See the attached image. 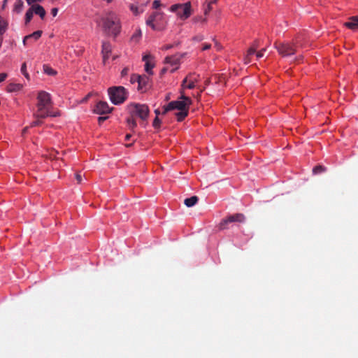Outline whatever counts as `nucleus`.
Instances as JSON below:
<instances>
[{
  "mask_svg": "<svg viewBox=\"0 0 358 358\" xmlns=\"http://www.w3.org/2000/svg\"><path fill=\"white\" fill-rule=\"evenodd\" d=\"M52 101L51 96L45 91H40L37 96L36 110L34 113L35 118H46L47 117H57L60 115L59 112L51 111Z\"/></svg>",
  "mask_w": 358,
  "mask_h": 358,
  "instance_id": "1",
  "label": "nucleus"
},
{
  "mask_svg": "<svg viewBox=\"0 0 358 358\" xmlns=\"http://www.w3.org/2000/svg\"><path fill=\"white\" fill-rule=\"evenodd\" d=\"M104 31L109 35L117 36L120 31V25L117 15L110 12L106 17L102 18Z\"/></svg>",
  "mask_w": 358,
  "mask_h": 358,
  "instance_id": "2",
  "label": "nucleus"
},
{
  "mask_svg": "<svg viewBox=\"0 0 358 358\" xmlns=\"http://www.w3.org/2000/svg\"><path fill=\"white\" fill-rule=\"evenodd\" d=\"M110 100L115 105L122 103L127 99V91L122 86H114L108 90Z\"/></svg>",
  "mask_w": 358,
  "mask_h": 358,
  "instance_id": "3",
  "label": "nucleus"
},
{
  "mask_svg": "<svg viewBox=\"0 0 358 358\" xmlns=\"http://www.w3.org/2000/svg\"><path fill=\"white\" fill-rule=\"evenodd\" d=\"M299 46V45L298 41L293 42L292 43L289 42H275L274 43L275 48L282 57L294 55Z\"/></svg>",
  "mask_w": 358,
  "mask_h": 358,
  "instance_id": "4",
  "label": "nucleus"
},
{
  "mask_svg": "<svg viewBox=\"0 0 358 358\" xmlns=\"http://www.w3.org/2000/svg\"><path fill=\"white\" fill-rule=\"evenodd\" d=\"M170 10L176 13L177 16L184 20L187 19L192 14V6L189 1L185 3H176L170 7Z\"/></svg>",
  "mask_w": 358,
  "mask_h": 358,
  "instance_id": "5",
  "label": "nucleus"
},
{
  "mask_svg": "<svg viewBox=\"0 0 358 358\" xmlns=\"http://www.w3.org/2000/svg\"><path fill=\"white\" fill-rule=\"evenodd\" d=\"M129 113L131 116L138 117L143 122V124L146 121L149 115V108L145 104L140 103H131L129 106Z\"/></svg>",
  "mask_w": 358,
  "mask_h": 358,
  "instance_id": "6",
  "label": "nucleus"
},
{
  "mask_svg": "<svg viewBox=\"0 0 358 358\" xmlns=\"http://www.w3.org/2000/svg\"><path fill=\"white\" fill-rule=\"evenodd\" d=\"M181 99L182 100L171 101L169 103V107L172 108L173 110L177 109L178 110L188 109V106L191 103L190 99L187 96L182 95Z\"/></svg>",
  "mask_w": 358,
  "mask_h": 358,
  "instance_id": "7",
  "label": "nucleus"
},
{
  "mask_svg": "<svg viewBox=\"0 0 358 358\" xmlns=\"http://www.w3.org/2000/svg\"><path fill=\"white\" fill-rule=\"evenodd\" d=\"M245 220V216L242 213H236L234 215H231L227 216L222 222L220 223V227L222 229H225L226 226L232 222H243Z\"/></svg>",
  "mask_w": 358,
  "mask_h": 358,
  "instance_id": "8",
  "label": "nucleus"
},
{
  "mask_svg": "<svg viewBox=\"0 0 358 358\" xmlns=\"http://www.w3.org/2000/svg\"><path fill=\"white\" fill-rule=\"evenodd\" d=\"M112 108H110L108 103L105 101H99L97 103L94 112L97 114L103 115L110 113Z\"/></svg>",
  "mask_w": 358,
  "mask_h": 358,
  "instance_id": "9",
  "label": "nucleus"
},
{
  "mask_svg": "<svg viewBox=\"0 0 358 358\" xmlns=\"http://www.w3.org/2000/svg\"><path fill=\"white\" fill-rule=\"evenodd\" d=\"M180 63V57L178 55L168 56L165 58V64H170L173 69L170 70L171 73L178 69Z\"/></svg>",
  "mask_w": 358,
  "mask_h": 358,
  "instance_id": "10",
  "label": "nucleus"
},
{
  "mask_svg": "<svg viewBox=\"0 0 358 358\" xmlns=\"http://www.w3.org/2000/svg\"><path fill=\"white\" fill-rule=\"evenodd\" d=\"M161 16V12H153L152 14L149 15L145 21V24L147 26H149L152 28V30H157V24L156 23V17Z\"/></svg>",
  "mask_w": 358,
  "mask_h": 358,
  "instance_id": "11",
  "label": "nucleus"
},
{
  "mask_svg": "<svg viewBox=\"0 0 358 358\" xmlns=\"http://www.w3.org/2000/svg\"><path fill=\"white\" fill-rule=\"evenodd\" d=\"M111 45L108 42H103L101 53L103 55V63L106 64L107 59L109 58L111 52Z\"/></svg>",
  "mask_w": 358,
  "mask_h": 358,
  "instance_id": "12",
  "label": "nucleus"
},
{
  "mask_svg": "<svg viewBox=\"0 0 358 358\" xmlns=\"http://www.w3.org/2000/svg\"><path fill=\"white\" fill-rule=\"evenodd\" d=\"M344 25L350 29H358V15L352 16L349 18L348 21L345 22Z\"/></svg>",
  "mask_w": 358,
  "mask_h": 358,
  "instance_id": "13",
  "label": "nucleus"
},
{
  "mask_svg": "<svg viewBox=\"0 0 358 358\" xmlns=\"http://www.w3.org/2000/svg\"><path fill=\"white\" fill-rule=\"evenodd\" d=\"M34 13L40 16L41 19H43L45 16L46 12L43 6L39 4H34L31 6Z\"/></svg>",
  "mask_w": 358,
  "mask_h": 358,
  "instance_id": "14",
  "label": "nucleus"
},
{
  "mask_svg": "<svg viewBox=\"0 0 358 358\" xmlns=\"http://www.w3.org/2000/svg\"><path fill=\"white\" fill-rule=\"evenodd\" d=\"M150 57L149 55H144L143 57V60L145 62V71L150 74L152 75L153 73L152 69L154 67V64H151L149 61H148V59Z\"/></svg>",
  "mask_w": 358,
  "mask_h": 358,
  "instance_id": "15",
  "label": "nucleus"
},
{
  "mask_svg": "<svg viewBox=\"0 0 358 358\" xmlns=\"http://www.w3.org/2000/svg\"><path fill=\"white\" fill-rule=\"evenodd\" d=\"M182 87L183 89H194L196 87V84L191 77H187L183 80Z\"/></svg>",
  "mask_w": 358,
  "mask_h": 358,
  "instance_id": "16",
  "label": "nucleus"
},
{
  "mask_svg": "<svg viewBox=\"0 0 358 358\" xmlns=\"http://www.w3.org/2000/svg\"><path fill=\"white\" fill-rule=\"evenodd\" d=\"M199 199L196 196H192L189 198H187L184 201V203L187 207H192L198 203Z\"/></svg>",
  "mask_w": 358,
  "mask_h": 358,
  "instance_id": "17",
  "label": "nucleus"
},
{
  "mask_svg": "<svg viewBox=\"0 0 358 358\" xmlns=\"http://www.w3.org/2000/svg\"><path fill=\"white\" fill-rule=\"evenodd\" d=\"M24 6V2L22 0H16L14 6H13V11L20 13L22 12Z\"/></svg>",
  "mask_w": 358,
  "mask_h": 358,
  "instance_id": "18",
  "label": "nucleus"
},
{
  "mask_svg": "<svg viewBox=\"0 0 358 358\" xmlns=\"http://www.w3.org/2000/svg\"><path fill=\"white\" fill-rule=\"evenodd\" d=\"M149 79L146 76H141L138 83V90H143L148 84Z\"/></svg>",
  "mask_w": 358,
  "mask_h": 358,
  "instance_id": "19",
  "label": "nucleus"
},
{
  "mask_svg": "<svg viewBox=\"0 0 358 358\" xmlns=\"http://www.w3.org/2000/svg\"><path fill=\"white\" fill-rule=\"evenodd\" d=\"M188 115V109L179 110V112L175 113V115L177 117L178 122L182 121L185 117Z\"/></svg>",
  "mask_w": 358,
  "mask_h": 358,
  "instance_id": "20",
  "label": "nucleus"
},
{
  "mask_svg": "<svg viewBox=\"0 0 358 358\" xmlns=\"http://www.w3.org/2000/svg\"><path fill=\"white\" fill-rule=\"evenodd\" d=\"M22 88V85L21 84L10 83L7 87V91L9 92H17L20 91Z\"/></svg>",
  "mask_w": 358,
  "mask_h": 358,
  "instance_id": "21",
  "label": "nucleus"
},
{
  "mask_svg": "<svg viewBox=\"0 0 358 358\" xmlns=\"http://www.w3.org/2000/svg\"><path fill=\"white\" fill-rule=\"evenodd\" d=\"M42 35V31L38 30L33 32L31 34L26 36V39H34L35 41L38 40Z\"/></svg>",
  "mask_w": 358,
  "mask_h": 358,
  "instance_id": "22",
  "label": "nucleus"
},
{
  "mask_svg": "<svg viewBox=\"0 0 358 358\" xmlns=\"http://www.w3.org/2000/svg\"><path fill=\"white\" fill-rule=\"evenodd\" d=\"M8 29V22L0 17V34L3 35Z\"/></svg>",
  "mask_w": 358,
  "mask_h": 358,
  "instance_id": "23",
  "label": "nucleus"
},
{
  "mask_svg": "<svg viewBox=\"0 0 358 358\" xmlns=\"http://www.w3.org/2000/svg\"><path fill=\"white\" fill-rule=\"evenodd\" d=\"M127 122L128 127L131 130H133L137 126V123H136V121L134 119V116H131V115L130 117H128L127 120Z\"/></svg>",
  "mask_w": 358,
  "mask_h": 358,
  "instance_id": "24",
  "label": "nucleus"
},
{
  "mask_svg": "<svg viewBox=\"0 0 358 358\" xmlns=\"http://www.w3.org/2000/svg\"><path fill=\"white\" fill-rule=\"evenodd\" d=\"M256 52V48H250L248 50V53H247V55L245 56L244 60H245V64H248L250 62V57L252 55H254Z\"/></svg>",
  "mask_w": 358,
  "mask_h": 358,
  "instance_id": "25",
  "label": "nucleus"
},
{
  "mask_svg": "<svg viewBox=\"0 0 358 358\" xmlns=\"http://www.w3.org/2000/svg\"><path fill=\"white\" fill-rule=\"evenodd\" d=\"M33 14H34V11L31 7L29 9L27 10V11L26 12V14H25V24H28L31 20Z\"/></svg>",
  "mask_w": 358,
  "mask_h": 358,
  "instance_id": "26",
  "label": "nucleus"
},
{
  "mask_svg": "<svg viewBox=\"0 0 358 358\" xmlns=\"http://www.w3.org/2000/svg\"><path fill=\"white\" fill-rule=\"evenodd\" d=\"M141 35H142V33H141V29H137L132 35L131 36V40L135 41V42H138L141 37Z\"/></svg>",
  "mask_w": 358,
  "mask_h": 358,
  "instance_id": "27",
  "label": "nucleus"
},
{
  "mask_svg": "<svg viewBox=\"0 0 358 358\" xmlns=\"http://www.w3.org/2000/svg\"><path fill=\"white\" fill-rule=\"evenodd\" d=\"M43 71L46 74L50 76H54L56 74V71L48 65H43Z\"/></svg>",
  "mask_w": 358,
  "mask_h": 358,
  "instance_id": "28",
  "label": "nucleus"
},
{
  "mask_svg": "<svg viewBox=\"0 0 358 358\" xmlns=\"http://www.w3.org/2000/svg\"><path fill=\"white\" fill-rule=\"evenodd\" d=\"M325 171H326V168L322 165L316 166L313 169V172L315 174L321 173L322 172H324Z\"/></svg>",
  "mask_w": 358,
  "mask_h": 358,
  "instance_id": "29",
  "label": "nucleus"
},
{
  "mask_svg": "<svg viewBox=\"0 0 358 358\" xmlns=\"http://www.w3.org/2000/svg\"><path fill=\"white\" fill-rule=\"evenodd\" d=\"M129 8L135 15H138L143 12V10L139 11L138 6L134 4H130Z\"/></svg>",
  "mask_w": 358,
  "mask_h": 358,
  "instance_id": "30",
  "label": "nucleus"
},
{
  "mask_svg": "<svg viewBox=\"0 0 358 358\" xmlns=\"http://www.w3.org/2000/svg\"><path fill=\"white\" fill-rule=\"evenodd\" d=\"M21 72L22 73L24 76V77L27 79V80H29V73H27V65H26V63H23L22 64V66H21Z\"/></svg>",
  "mask_w": 358,
  "mask_h": 358,
  "instance_id": "31",
  "label": "nucleus"
},
{
  "mask_svg": "<svg viewBox=\"0 0 358 358\" xmlns=\"http://www.w3.org/2000/svg\"><path fill=\"white\" fill-rule=\"evenodd\" d=\"M217 0H210L207 6V8L205 9V15H207L208 12H210L212 10V5L213 3H215Z\"/></svg>",
  "mask_w": 358,
  "mask_h": 358,
  "instance_id": "32",
  "label": "nucleus"
},
{
  "mask_svg": "<svg viewBox=\"0 0 358 358\" xmlns=\"http://www.w3.org/2000/svg\"><path fill=\"white\" fill-rule=\"evenodd\" d=\"M140 78H141V76L136 75V74H133V75H131V76L130 78V82L131 83H134L136 82L139 83Z\"/></svg>",
  "mask_w": 358,
  "mask_h": 358,
  "instance_id": "33",
  "label": "nucleus"
},
{
  "mask_svg": "<svg viewBox=\"0 0 358 358\" xmlns=\"http://www.w3.org/2000/svg\"><path fill=\"white\" fill-rule=\"evenodd\" d=\"M160 124H161V120H159V118L158 117H156L153 121V123H152V126L155 127V128H159V126H160Z\"/></svg>",
  "mask_w": 358,
  "mask_h": 358,
  "instance_id": "34",
  "label": "nucleus"
},
{
  "mask_svg": "<svg viewBox=\"0 0 358 358\" xmlns=\"http://www.w3.org/2000/svg\"><path fill=\"white\" fill-rule=\"evenodd\" d=\"M42 118H36V120L33 121L31 124V127H36L39 126L42 124V121L41 120Z\"/></svg>",
  "mask_w": 358,
  "mask_h": 358,
  "instance_id": "35",
  "label": "nucleus"
},
{
  "mask_svg": "<svg viewBox=\"0 0 358 358\" xmlns=\"http://www.w3.org/2000/svg\"><path fill=\"white\" fill-rule=\"evenodd\" d=\"M161 6V1L159 0H155L152 3V8L157 9Z\"/></svg>",
  "mask_w": 358,
  "mask_h": 358,
  "instance_id": "36",
  "label": "nucleus"
},
{
  "mask_svg": "<svg viewBox=\"0 0 358 358\" xmlns=\"http://www.w3.org/2000/svg\"><path fill=\"white\" fill-rule=\"evenodd\" d=\"M129 68H128V67H125V68H124V69L122 70V71H121V76H122V77H124V76H127V75H128V73H129Z\"/></svg>",
  "mask_w": 358,
  "mask_h": 358,
  "instance_id": "37",
  "label": "nucleus"
},
{
  "mask_svg": "<svg viewBox=\"0 0 358 358\" xmlns=\"http://www.w3.org/2000/svg\"><path fill=\"white\" fill-rule=\"evenodd\" d=\"M266 48L262 49L260 51L257 52L256 56L257 58H261L264 56V53L266 51Z\"/></svg>",
  "mask_w": 358,
  "mask_h": 358,
  "instance_id": "38",
  "label": "nucleus"
},
{
  "mask_svg": "<svg viewBox=\"0 0 358 358\" xmlns=\"http://www.w3.org/2000/svg\"><path fill=\"white\" fill-rule=\"evenodd\" d=\"M173 110V108H169V104H168V105H166V106H164V108H163V111H162V115H164V114H166L167 112H169V111H170V110Z\"/></svg>",
  "mask_w": 358,
  "mask_h": 358,
  "instance_id": "39",
  "label": "nucleus"
},
{
  "mask_svg": "<svg viewBox=\"0 0 358 358\" xmlns=\"http://www.w3.org/2000/svg\"><path fill=\"white\" fill-rule=\"evenodd\" d=\"M6 78H7V73H0V83L4 81Z\"/></svg>",
  "mask_w": 358,
  "mask_h": 358,
  "instance_id": "40",
  "label": "nucleus"
},
{
  "mask_svg": "<svg viewBox=\"0 0 358 358\" xmlns=\"http://www.w3.org/2000/svg\"><path fill=\"white\" fill-rule=\"evenodd\" d=\"M210 47H211V44H210V43H203V47H202L203 51L210 48Z\"/></svg>",
  "mask_w": 358,
  "mask_h": 358,
  "instance_id": "41",
  "label": "nucleus"
},
{
  "mask_svg": "<svg viewBox=\"0 0 358 358\" xmlns=\"http://www.w3.org/2000/svg\"><path fill=\"white\" fill-rule=\"evenodd\" d=\"M163 18H164V13L161 12V16L156 17V23L157 24L159 23L161 21H162Z\"/></svg>",
  "mask_w": 358,
  "mask_h": 358,
  "instance_id": "42",
  "label": "nucleus"
},
{
  "mask_svg": "<svg viewBox=\"0 0 358 358\" xmlns=\"http://www.w3.org/2000/svg\"><path fill=\"white\" fill-rule=\"evenodd\" d=\"M29 5H34V3L41 2L42 0H26Z\"/></svg>",
  "mask_w": 358,
  "mask_h": 358,
  "instance_id": "43",
  "label": "nucleus"
},
{
  "mask_svg": "<svg viewBox=\"0 0 358 358\" xmlns=\"http://www.w3.org/2000/svg\"><path fill=\"white\" fill-rule=\"evenodd\" d=\"M58 9L57 8H53L51 10V14L53 17H55L57 15Z\"/></svg>",
  "mask_w": 358,
  "mask_h": 358,
  "instance_id": "44",
  "label": "nucleus"
},
{
  "mask_svg": "<svg viewBox=\"0 0 358 358\" xmlns=\"http://www.w3.org/2000/svg\"><path fill=\"white\" fill-rule=\"evenodd\" d=\"M76 179L78 182V183H80L81 181H82V176L80 173H76Z\"/></svg>",
  "mask_w": 358,
  "mask_h": 358,
  "instance_id": "45",
  "label": "nucleus"
},
{
  "mask_svg": "<svg viewBox=\"0 0 358 358\" xmlns=\"http://www.w3.org/2000/svg\"><path fill=\"white\" fill-rule=\"evenodd\" d=\"M108 117L106 116H104V117H99L98 118V121H99V123L101 124L103 122H104L106 120H107Z\"/></svg>",
  "mask_w": 358,
  "mask_h": 358,
  "instance_id": "46",
  "label": "nucleus"
},
{
  "mask_svg": "<svg viewBox=\"0 0 358 358\" xmlns=\"http://www.w3.org/2000/svg\"><path fill=\"white\" fill-rule=\"evenodd\" d=\"M173 47V45H165L164 46H163L162 48V50H169L170 48H171Z\"/></svg>",
  "mask_w": 358,
  "mask_h": 358,
  "instance_id": "47",
  "label": "nucleus"
},
{
  "mask_svg": "<svg viewBox=\"0 0 358 358\" xmlns=\"http://www.w3.org/2000/svg\"><path fill=\"white\" fill-rule=\"evenodd\" d=\"M7 2H8V0H3V3H2V9H4V8H5V7L6 6Z\"/></svg>",
  "mask_w": 358,
  "mask_h": 358,
  "instance_id": "48",
  "label": "nucleus"
},
{
  "mask_svg": "<svg viewBox=\"0 0 358 358\" xmlns=\"http://www.w3.org/2000/svg\"><path fill=\"white\" fill-rule=\"evenodd\" d=\"M29 39H26V36L23 39V44L25 45L27 44V43L29 41Z\"/></svg>",
  "mask_w": 358,
  "mask_h": 358,
  "instance_id": "49",
  "label": "nucleus"
},
{
  "mask_svg": "<svg viewBox=\"0 0 358 358\" xmlns=\"http://www.w3.org/2000/svg\"><path fill=\"white\" fill-rule=\"evenodd\" d=\"M131 134H127L125 136V140L129 141L131 138Z\"/></svg>",
  "mask_w": 358,
  "mask_h": 358,
  "instance_id": "50",
  "label": "nucleus"
},
{
  "mask_svg": "<svg viewBox=\"0 0 358 358\" xmlns=\"http://www.w3.org/2000/svg\"><path fill=\"white\" fill-rule=\"evenodd\" d=\"M155 113L156 114V117H158V115L160 114V112H159V109H156L155 110Z\"/></svg>",
  "mask_w": 358,
  "mask_h": 358,
  "instance_id": "51",
  "label": "nucleus"
},
{
  "mask_svg": "<svg viewBox=\"0 0 358 358\" xmlns=\"http://www.w3.org/2000/svg\"><path fill=\"white\" fill-rule=\"evenodd\" d=\"M167 68L166 67H164L162 69V73H165L167 71Z\"/></svg>",
  "mask_w": 358,
  "mask_h": 358,
  "instance_id": "52",
  "label": "nucleus"
},
{
  "mask_svg": "<svg viewBox=\"0 0 358 358\" xmlns=\"http://www.w3.org/2000/svg\"><path fill=\"white\" fill-rule=\"evenodd\" d=\"M27 127L24 128L22 130V134H25L27 132Z\"/></svg>",
  "mask_w": 358,
  "mask_h": 358,
  "instance_id": "53",
  "label": "nucleus"
},
{
  "mask_svg": "<svg viewBox=\"0 0 358 358\" xmlns=\"http://www.w3.org/2000/svg\"><path fill=\"white\" fill-rule=\"evenodd\" d=\"M258 47V44H257V42L255 41V43H254V47L253 48H257Z\"/></svg>",
  "mask_w": 358,
  "mask_h": 358,
  "instance_id": "54",
  "label": "nucleus"
},
{
  "mask_svg": "<svg viewBox=\"0 0 358 358\" xmlns=\"http://www.w3.org/2000/svg\"><path fill=\"white\" fill-rule=\"evenodd\" d=\"M215 46L217 48V50H218V49H219L218 45H217V43L216 42H215Z\"/></svg>",
  "mask_w": 358,
  "mask_h": 358,
  "instance_id": "55",
  "label": "nucleus"
},
{
  "mask_svg": "<svg viewBox=\"0 0 358 358\" xmlns=\"http://www.w3.org/2000/svg\"><path fill=\"white\" fill-rule=\"evenodd\" d=\"M1 43H2V38H1V39H0V46L1 45Z\"/></svg>",
  "mask_w": 358,
  "mask_h": 358,
  "instance_id": "56",
  "label": "nucleus"
}]
</instances>
